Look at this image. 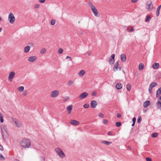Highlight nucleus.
<instances>
[{"label": "nucleus", "instance_id": "32", "mask_svg": "<svg viewBox=\"0 0 161 161\" xmlns=\"http://www.w3.org/2000/svg\"><path fill=\"white\" fill-rule=\"evenodd\" d=\"M3 117V114L0 112V121L1 123H3L4 121Z\"/></svg>", "mask_w": 161, "mask_h": 161}, {"label": "nucleus", "instance_id": "1", "mask_svg": "<svg viewBox=\"0 0 161 161\" xmlns=\"http://www.w3.org/2000/svg\"><path fill=\"white\" fill-rule=\"evenodd\" d=\"M20 146L23 148H29L31 146L30 140L27 139H23L20 142Z\"/></svg>", "mask_w": 161, "mask_h": 161}, {"label": "nucleus", "instance_id": "16", "mask_svg": "<svg viewBox=\"0 0 161 161\" xmlns=\"http://www.w3.org/2000/svg\"><path fill=\"white\" fill-rule=\"evenodd\" d=\"M72 108L73 106L72 105H69L67 107V109L69 114L71 113Z\"/></svg>", "mask_w": 161, "mask_h": 161}, {"label": "nucleus", "instance_id": "60", "mask_svg": "<svg viewBox=\"0 0 161 161\" xmlns=\"http://www.w3.org/2000/svg\"><path fill=\"white\" fill-rule=\"evenodd\" d=\"M87 54L88 55H90L91 54V52L90 51H89L87 53Z\"/></svg>", "mask_w": 161, "mask_h": 161}, {"label": "nucleus", "instance_id": "39", "mask_svg": "<svg viewBox=\"0 0 161 161\" xmlns=\"http://www.w3.org/2000/svg\"><path fill=\"white\" fill-rule=\"evenodd\" d=\"M73 82L71 80H69L67 84L69 86H70L73 84Z\"/></svg>", "mask_w": 161, "mask_h": 161}, {"label": "nucleus", "instance_id": "33", "mask_svg": "<svg viewBox=\"0 0 161 161\" xmlns=\"http://www.w3.org/2000/svg\"><path fill=\"white\" fill-rule=\"evenodd\" d=\"M131 85L130 84H128L127 85L126 87L127 91H129L131 89Z\"/></svg>", "mask_w": 161, "mask_h": 161}, {"label": "nucleus", "instance_id": "59", "mask_svg": "<svg viewBox=\"0 0 161 161\" xmlns=\"http://www.w3.org/2000/svg\"><path fill=\"white\" fill-rule=\"evenodd\" d=\"M134 31V29L133 28L130 29L129 31V32H133Z\"/></svg>", "mask_w": 161, "mask_h": 161}, {"label": "nucleus", "instance_id": "47", "mask_svg": "<svg viewBox=\"0 0 161 161\" xmlns=\"http://www.w3.org/2000/svg\"><path fill=\"white\" fill-rule=\"evenodd\" d=\"M40 7V5L39 4H36L34 6V8H39Z\"/></svg>", "mask_w": 161, "mask_h": 161}, {"label": "nucleus", "instance_id": "19", "mask_svg": "<svg viewBox=\"0 0 161 161\" xmlns=\"http://www.w3.org/2000/svg\"><path fill=\"white\" fill-rule=\"evenodd\" d=\"M150 102L149 101H147L143 103V106L146 108L150 104Z\"/></svg>", "mask_w": 161, "mask_h": 161}, {"label": "nucleus", "instance_id": "12", "mask_svg": "<svg viewBox=\"0 0 161 161\" xmlns=\"http://www.w3.org/2000/svg\"><path fill=\"white\" fill-rule=\"evenodd\" d=\"M13 121L15 125L18 127H20L21 126V125L20 124V122L18 120L15 119H14L13 120Z\"/></svg>", "mask_w": 161, "mask_h": 161}, {"label": "nucleus", "instance_id": "11", "mask_svg": "<svg viewBox=\"0 0 161 161\" xmlns=\"http://www.w3.org/2000/svg\"><path fill=\"white\" fill-rule=\"evenodd\" d=\"M98 103L95 100H92L91 101V107L92 108H95L97 105Z\"/></svg>", "mask_w": 161, "mask_h": 161}, {"label": "nucleus", "instance_id": "62", "mask_svg": "<svg viewBox=\"0 0 161 161\" xmlns=\"http://www.w3.org/2000/svg\"><path fill=\"white\" fill-rule=\"evenodd\" d=\"M135 123H134V122H133V123L131 125L132 126H134L135 125Z\"/></svg>", "mask_w": 161, "mask_h": 161}, {"label": "nucleus", "instance_id": "58", "mask_svg": "<svg viewBox=\"0 0 161 161\" xmlns=\"http://www.w3.org/2000/svg\"><path fill=\"white\" fill-rule=\"evenodd\" d=\"M138 0H131V1L133 3H136L137 2Z\"/></svg>", "mask_w": 161, "mask_h": 161}, {"label": "nucleus", "instance_id": "14", "mask_svg": "<svg viewBox=\"0 0 161 161\" xmlns=\"http://www.w3.org/2000/svg\"><path fill=\"white\" fill-rule=\"evenodd\" d=\"M70 123L72 125H77L79 124V122L75 120H71L70 122Z\"/></svg>", "mask_w": 161, "mask_h": 161}, {"label": "nucleus", "instance_id": "21", "mask_svg": "<svg viewBox=\"0 0 161 161\" xmlns=\"http://www.w3.org/2000/svg\"><path fill=\"white\" fill-rule=\"evenodd\" d=\"M116 88L118 90L121 89L122 87V85L121 83H117L115 85Z\"/></svg>", "mask_w": 161, "mask_h": 161}, {"label": "nucleus", "instance_id": "15", "mask_svg": "<svg viewBox=\"0 0 161 161\" xmlns=\"http://www.w3.org/2000/svg\"><path fill=\"white\" fill-rule=\"evenodd\" d=\"M120 58L121 61L123 62H125L126 59V55L125 54H122L120 55Z\"/></svg>", "mask_w": 161, "mask_h": 161}, {"label": "nucleus", "instance_id": "41", "mask_svg": "<svg viewBox=\"0 0 161 161\" xmlns=\"http://www.w3.org/2000/svg\"><path fill=\"white\" fill-rule=\"evenodd\" d=\"M63 50L61 48H60L58 50V53L59 54H61L63 52Z\"/></svg>", "mask_w": 161, "mask_h": 161}, {"label": "nucleus", "instance_id": "4", "mask_svg": "<svg viewBox=\"0 0 161 161\" xmlns=\"http://www.w3.org/2000/svg\"><path fill=\"white\" fill-rule=\"evenodd\" d=\"M115 55L114 54H112L109 58V60L108 61V63H109V64L111 65H113L114 63Z\"/></svg>", "mask_w": 161, "mask_h": 161}, {"label": "nucleus", "instance_id": "49", "mask_svg": "<svg viewBox=\"0 0 161 161\" xmlns=\"http://www.w3.org/2000/svg\"><path fill=\"white\" fill-rule=\"evenodd\" d=\"M98 116L102 118H103V114H102L101 113H100L99 114Z\"/></svg>", "mask_w": 161, "mask_h": 161}, {"label": "nucleus", "instance_id": "20", "mask_svg": "<svg viewBox=\"0 0 161 161\" xmlns=\"http://www.w3.org/2000/svg\"><path fill=\"white\" fill-rule=\"evenodd\" d=\"M161 8V4L160 5H159L157 9L156 12V16L157 17H158L159 14V10L160 9V8Z\"/></svg>", "mask_w": 161, "mask_h": 161}, {"label": "nucleus", "instance_id": "17", "mask_svg": "<svg viewBox=\"0 0 161 161\" xmlns=\"http://www.w3.org/2000/svg\"><path fill=\"white\" fill-rule=\"evenodd\" d=\"M58 155L61 158H64L65 157V155L64 153L63 152H59L57 153Z\"/></svg>", "mask_w": 161, "mask_h": 161}, {"label": "nucleus", "instance_id": "28", "mask_svg": "<svg viewBox=\"0 0 161 161\" xmlns=\"http://www.w3.org/2000/svg\"><path fill=\"white\" fill-rule=\"evenodd\" d=\"M107 135L110 136H113L115 135V134L114 132L109 131H108L107 133Z\"/></svg>", "mask_w": 161, "mask_h": 161}, {"label": "nucleus", "instance_id": "55", "mask_svg": "<svg viewBox=\"0 0 161 161\" xmlns=\"http://www.w3.org/2000/svg\"><path fill=\"white\" fill-rule=\"evenodd\" d=\"M136 119L135 117H134L132 119V122L134 123H135L136 121Z\"/></svg>", "mask_w": 161, "mask_h": 161}, {"label": "nucleus", "instance_id": "43", "mask_svg": "<svg viewBox=\"0 0 161 161\" xmlns=\"http://www.w3.org/2000/svg\"><path fill=\"white\" fill-rule=\"evenodd\" d=\"M0 159L2 160H3L5 159L4 158L1 153H0Z\"/></svg>", "mask_w": 161, "mask_h": 161}, {"label": "nucleus", "instance_id": "45", "mask_svg": "<svg viewBox=\"0 0 161 161\" xmlns=\"http://www.w3.org/2000/svg\"><path fill=\"white\" fill-rule=\"evenodd\" d=\"M69 98V97H67L65 98H63V101L65 102L68 100Z\"/></svg>", "mask_w": 161, "mask_h": 161}, {"label": "nucleus", "instance_id": "44", "mask_svg": "<svg viewBox=\"0 0 161 161\" xmlns=\"http://www.w3.org/2000/svg\"><path fill=\"white\" fill-rule=\"evenodd\" d=\"M103 123L104 124H106L108 123V121L107 119H103Z\"/></svg>", "mask_w": 161, "mask_h": 161}, {"label": "nucleus", "instance_id": "42", "mask_svg": "<svg viewBox=\"0 0 161 161\" xmlns=\"http://www.w3.org/2000/svg\"><path fill=\"white\" fill-rule=\"evenodd\" d=\"M46 52V50L45 48H43L41 51V54H43Z\"/></svg>", "mask_w": 161, "mask_h": 161}, {"label": "nucleus", "instance_id": "29", "mask_svg": "<svg viewBox=\"0 0 161 161\" xmlns=\"http://www.w3.org/2000/svg\"><path fill=\"white\" fill-rule=\"evenodd\" d=\"M102 143L104 144H106L107 145H108L112 143V142H108L106 141H103Z\"/></svg>", "mask_w": 161, "mask_h": 161}, {"label": "nucleus", "instance_id": "38", "mask_svg": "<svg viewBox=\"0 0 161 161\" xmlns=\"http://www.w3.org/2000/svg\"><path fill=\"white\" fill-rule=\"evenodd\" d=\"M158 133H155L153 134L152 136L153 138H155L158 136Z\"/></svg>", "mask_w": 161, "mask_h": 161}, {"label": "nucleus", "instance_id": "27", "mask_svg": "<svg viewBox=\"0 0 161 161\" xmlns=\"http://www.w3.org/2000/svg\"><path fill=\"white\" fill-rule=\"evenodd\" d=\"M144 67V64L142 63H140L139 65V69L141 70Z\"/></svg>", "mask_w": 161, "mask_h": 161}, {"label": "nucleus", "instance_id": "6", "mask_svg": "<svg viewBox=\"0 0 161 161\" xmlns=\"http://www.w3.org/2000/svg\"><path fill=\"white\" fill-rule=\"evenodd\" d=\"M119 61H118L115 64L113 70L114 71H115L117 70H121V67L119 66Z\"/></svg>", "mask_w": 161, "mask_h": 161}, {"label": "nucleus", "instance_id": "37", "mask_svg": "<svg viewBox=\"0 0 161 161\" xmlns=\"http://www.w3.org/2000/svg\"><path fill=\"white\" fill-rule=\"evenodd\" d=\"M89 107V105L88 103H86L83 105V107L85 108H87Z\"/></svg>", "mask_w": 161, "mask_h": 161}, {"label": "nucleus", "instance_id": "2", "mask_svg": "<svg viewBox=\"0 0 161 161\" xmlns=\"http://www.w3.org/2000/svg\"><path fill=\"white\" fill-rule=\"evenodd\" d=\"M1 130L2 136L3 139L5 138H7L8 137V134L7 132V130L5 126H3L1 127Z\"/></svg>", "mask_w": 161, "mask_h": 161}, {"label": "nucleus", "instance_id": "61", "mask_svg": "<svg viewBox=\"0 0 161 161\" xmlns=\"http://www.w3.org/2000/svg\"><path fill=\"white\" fill-rule=\"evenodd\" d=\"M41 158L42 159H43L44 160V161L45 160V158H44L43 157H41Z\"/></svg>", "mask_w": 161, "mask_h": 161}, {"label": "nucleus", "instance_id": "53", "mask_svg": "<svg viewBox=\"0 0 161 161\" xmlns=\"http://www.w3.org/2000/svg\"><path fill=\"white\" fill-rule=\"evenodd\" d=\"M88 5H89V6L91 8V7H92V6H94L92 5V3H89Z\"/></svg>", "mask_w": 161, "mask_h": 161}, {"label": "nucleus", "instance_id": "25", "mask_svg": "<svg viewBox=\"0 0 161 161\" xmlns=\"http://www.w3.org/2000/svg\"><path fill=\"white\" fill-rule=\"evenodd\" d=\"M157 85V84L155 82H153L151 83L149 87L153 88V87Z\"/></svg>", "mask_w": 161, "mask_h": 161}, {"label": "nucleus", "instance_id": "22", "mask_svg": "<svg viewBox=\"0 0 161 161\" xmlns=\"http://www.w3.org/2000/svg\"><path fill=\"white\" fill-rule=\"evenodd\" d=\"M159 64L158 63H154L153 65V67L154 69H157L159 67Z\"/></svg>", "mask_w": 161, "mask_h": 161}, {"label": "nucleus", "instance_id": "24", "mask_svg": "<svg viewBox=\"0 0 161 161\" xmlns=\"http://www.w3.org/2000/svg\"><path fill=\"white\" fill-rule=\"evenodd\" d=\"M85 71L84 70H82L80 71L78 73L79 75L80 76H82L85 74Z\"/></svg>", "mask_w": 161, "mask_h": 161}, {"label": "nucleus", "instance_id": "5", "mask_svg": "<svg viewBox=\"0 0 161 161\" xmlns=\"http://www.w3.org/2000/svg\"><path fill=\"white\" fill-rule=\"evenodd\" d=\"M59 94L58 90H56L52 92L50 94V96L52 97H57Z\"/></svg>", "mask_w": 161, "mask_h": 161}, {"label": "nucleus", "instance_id": "7", "mask_svg": "<svg viewBox=\"0 0 161 161\" xmlns=\"http://www.w3.org/2000/svg\"><path fill=\"white\" fill-rule=\"evenodd\" d=\"M91 9H92V11L94 13V15L96 17H99L100 14H98V12L97 11V9L95 8V6H92Z\"/></svg>", "mask_w": 161, "mask_h": 161}, {"label": "nucleus", "instance_id": "46", "mask_svg": "<svg viewBox=\"0 0 161 161\" xmlns=\"http://www.w3.org/2000/svg\"><path fill=\"white\" fill-rule=\"evenodd\" d=\"M92 96H95L97 95V92L95 91H94L92 92Z\"/></svg>", "mask_w": 161, "mask_h": 161}, {"label": "nucleus", "instance_id": "26", "mask_svg": "<svg viewBox=\"0 0 161 161\" xmlns=\"http://www.w3.org/2000/svg\"><path fill=\"white\" fill-rule=\"evenodd\" d=\"M151 19V16L149 15H147L145 20L146 22H148Z\"/></svg>", "mask_w": 161, "mask_h": 161}, {"label": "nucleus", "instance_id": "51", "mask_svg": "<svg viewBox=\"0 0 161 161\" xmlns=\"http://www.w3.org/2000/svg\"><path fill=\"white\" fill-rule=\"evenodd\" d=\"M27 92L26 91H25L22 93V95L24 96H25L27 95Z\"/></svg>", "mask_w": 161, "mask_h": 161}, {"label": "nucleus", "instance_id": "23", "mask_svg": "<svg viewBox=\"0 0 161 161\" xmlns=\"http://www.w3.org/2000/svg\"><path fill=\"white\" fill-rule=\"evenodd\" d=\"M30 50V47L29 46H27L24 48V51L25 53H28Z\"/></svg>", "mask_w": 161, "mask_h": 161}, {"label": "nucleus", "instance_id": "35", "mask_svg": "<svg viewBox=\"0 0 161 161\" xmlns=\"http://www.w3.org/2000/svg\"><path fill=\"white\" fill-rule=\"evenodd\" d=\"M56 20L54 19H52L51 21V24L52 25H55L56 23Z\"/></svg>", "mask_w": 161, "mask_h": 161}, {"label": "nucleus", "instance_id": "9", "mask_svg": "<svg viewBox=\"0 0 161 161\" xmlns=\"http://www.w3.org/2000/svg\"><path fill=\"white\" fill-rule=\"evenodd\" d=\"M15 75V73L14 71H12L10 73L8 77V80L9 81H12V79L14 78Z\"/></svg>", "mask_w": 161, "mask_h": 161}, {"label": "nucleus", "instance_id": "13", "mask_svg": "<svg viewBox=\"0 0 161 161\" xmlns=\"http://www.w3.org/2000/svg\"><path fill=\"white\" fill-rule=\"evenodd\" d=\"M37 59V57L36 56H32L28 58V60L30 62H33L36 60Z\"/></svg>", "mask_w": 161, "mask_h": 161}, {"label": "nucleus", "instance_id": "48", "mask_svg": "<svg viewBox=\"0 0 161 161\" xmlns=\"http://www.w3.org/2000/svg\"><path fill=\"white\" fill-rule=\"evenodd\" d=\"M153 88H151L150 87H149L148 88V91L149 92L150 94H151L152 93V89Z\"/></svg>", "mask_w": 161, "mask_h": 161}, {"label": "nucleus", "instance_id": "30", "mask_svg": "<svg viewBox=\"0 0 161 161\" xmlns=\"http://www.w3.org/2000/svg\"><path fill=\"white\" fill-rule=\"evenodd\" d=\"M156 105L158 108H160L161 107V102H160L159 100H158L157 102L156 103Z\"/></svg>", "mask_w": 161, "mask_h": 161}, {"label": "nucleus", "instance_id": "31", "mask_svg": "<svg viewBox=\"0 0 161 161\" xmlns=\"http://www.w3.org/2000/svg\"><path fill=\"white\" fill-rule=\"evenodd\" d=\"M55 151L57 153H59V152H62L63 151L62 150V149L59 147H58L57 148H56L55 149Z\"/></svg>", "mask_w": 161, "mask_h": 161}, {"label": "nucleus", "instance_id": "40", "mask_svg": "<svg viewBox=\"0 0 161 161\" xmlns=\"http://www.w3.org/2000/svg\"><path fill=\"white\" fill-rule=\"evenodd\" d=\"M141 117L140 116H139L137 119V122L138 123H140L141 122Z\"/></svg>", "mask_w": 161, "mask_h": 161}, {"label": "nucleus", "instance_id": "3", "mask_svg": "<svg viewBox=\"0 0 161 161\" xmlns=\"http://www.w3.org/2000/svg\"><path fill=\"white\" fill-rule=\"evenodd\" d=\"M8 19L10 23L13 24L15 21V17L13 14L10 13L8 15Z\"/></svg>", "mask_w": 161, "mask_h": 161}, {"label": "nucleus", "instance_id": "52", "mask_svg": "<svg viewBox=\"0 0 161 161\" xmlns=\"http://www.w3.org/2000/svg\"><path fill=\"white\" fill-rule=\"evenodd\" d=\"M146 161H152L151 159L149 158H146Z\"/></svg>", "mask_w": 161, "mask_h": 161}, {"label": "nucleus", "instance_id": "10", "mask_svg": "<svg viewBox=\"0 0 161 161\" xmlns=\"http://www.w3.org/2000/svg\"><path fill=\"white\" fill-rule=\"evenodd\" d=\"M88 95V93L86 92H84L80 94L79 97V98L81 99L85 98Z\"/></svg>", "mask_w": 161, "mask_h": 161}, {"label": "nucleus", "instance_id": "34", "mask_svg": "<svg viewBox=\"0 0 161 161\" xmlns=\"http://www.w3.org/2000/svg\"><path fill=\"white\" fill-rule=\"evenodd\" d=\"M18 90L20 92H22L24 90V87L23 86H21L18 88Z\"/></svg>", "mask_w": 161, "mask_h": 161}, {"label": "nucleus", "instance_id": "64", "mask_svg": "<svg viewBox=\"0 0 161 161\" xmlns=\"http://www.w3.org/2000/svg\"><path fill=\"white\" fill-rule=\"evenodd\" d=\"M2 30V28H0V32H1Z\"/></svg>", "mask_w": 161, "mask_h": 161}, {"label": "nucleus", "instance_id": "54", "mask_svg": "<svg viewBox=\"0 0 161 161\" xmlns=\"http://www.w3.org/2000/svg\"><path fill=\"white\" fill-rule=\"evenodd\" d=\"M66 59H67V58H69V61H72V58H71L70 57H69V56H66Z\"/></svg>", "mask_w": 161, "mask_h": 161}, {"label": "nucleus", "instance_id": "36", "mask_svg": "<svg viewBox=\"0 0 161 161\" xmlns=\"http://www.w3.org/2000/svg\"><path fill=\"white\" fill-rule=\"evenodd\" d=\"M115 125L117 127H119L121 125V123L120 122H116L115 123Z\"/></svg>", "mask_w": 161, "mask_h": 161}, {"label": "nucleus", "instance_id": "18", "mask_svg": "<svg viewBox=\"0 0 161 161\" xmlns=\"http://www.w3.org/2000/svg\"><path fill=\"white\" fill-rule=\"evenodd\" d=\"M161 94V87H160L158 88V90H157L156 94V97H159Z\"/></svg>", "mask_w": 161, "mask_h": 161}, {"label": "nucleus", "instance_id": "50", "mask_svg": "<svg viewBox=\"0 0 161 161\" xmlns=\"http://www.w3.org/2000/svg\"><path fill=\"white\" fill-rule=\"evenodd\" d=\"M121 115L120 114H119V113H118L117 114L116 116L117 118H120V117H121Z\"/></svg>", "mask_w": 161, "mask_h": 161}, {"label": "nucleus", "instance_id": "63", "mask_svg": "<svg viewBox=\"0 0 161 161\" xmlns=\"http://www.w3.org/2000/svg\"><path fill=\"white\" fill-rule=\"evenodd\" d=\"M158 100L159 101L160 100V101H161V96L160 97Z\"/></svg>", "mask_w": 161, "mask_h": 161}, {"label": "nucleus", "instance_id": "57", "mask_svg": "<svg viewBox=\"0 0 161 161\" xmlns=\"http://www.w3.org/2000/svg\"><path fill=\"white\" fill-rule=\"evenodd\" d=\"M45 1V0H39V2L41 3H44Z\"/></svg>", "mask_w": 161, "mask_h": 161}, {"label": "nucleus", "instance_id": "8", "mask_svg": "<svg viewBox=\"0 0 161 161\" xmlns=\"http://www.w3.org/2000/svg\"><path fill=\"white\" fill-rule=\"evenodd\" d=\"M149 3L147 5L146 8L148 11H151L153 8V5L151 1H149Z\"/></svg>", "mask_w": 161, "mask_h": 161}, {"label": "nucleus", "instance_id": "56", "mask_svg": "<svg viewBox=\"0 0 161 161\" xmlns=\"http://www.w3.org/2000/svg\"><path fill=\"white\" fill-rule=\"evenodd\" d=\"M0 150L2 151L3 150V147L1 145H0Z\"/></svg>", "mask_w": 161, "mask_h": 161}]
</instances>
